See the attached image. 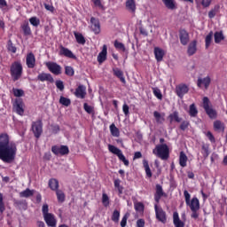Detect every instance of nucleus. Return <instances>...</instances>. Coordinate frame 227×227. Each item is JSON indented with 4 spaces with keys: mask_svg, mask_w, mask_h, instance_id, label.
Instances as JSON below:
<instances>
[{
    "mask_svg": "<svg viewBox=\"0 0 227 227\" xmlns=\"http://www.w3.org/2000/svg\"><path fill=\"white\" fill-rule=\"evenodd\" d=\"M17 157V144L10 141V136L7 133L0 135V160L6 164H12Z\"/></svg>",
    "mask_w": 227,
    "mask_h": 227,
    "instance_id": "1",
    "label": "nucleus"
},
{
    "mask_svg": "<svg viewBox=\"0 0 227 227\" xmlns=\"http://www.w3.org/2000/svg\"><path fill=\"white\" fill-rule=\"evenodd\" d=\"M22 74H24V67H22V62L17 60L12 63L10 67V75L14 82L22 78Z\"/></svg>",
    "mask_w": 227,
    "mask_h": 227,
    "instance_id": "2",
    "label": "nucleus"
},
{
    "mask_svg": "<svg viewBox=\"0 0 227 227\" xmlns=\"http://www.w3.org/2000/svg\"><path fill=\"white\" fill-rule=\"evenodd\" d=\"M153 153L161 160H168L169 159V147L166 144L158 145L153 150Z\"/></svg>",
    "mask_w": 227,
    "mask_h": 227,
    "instance_id": "3",
    "label": "nucleus"
},
{
    "mask_svg": "<svg viewBox=\"0 0 227 227\" xmlns=\"http://www.w3.org/2000/svg\"><path fill=\"white\" fill-rule=\"evenodd\" d=\"M202 107L205 110L206 114L211 120H215L217 118V112L212 108V104L210 99L207 97H204L202 99Z\"/></svg>",
    "mask_w": 227,
    "mask_h": 227,
    "instance_id": "4",
    "label": "nucleus"
},
{
    "mask_svg": "<svg viewBox=\"0 0 227 227\" xmlns=\"http://www.w3.org/2000/svg\"><path fill=\"white\" fill-rule=\"evenodd\" d=\"M184 196L185 203L188 207H190L191 210H200V200H198L196 197H193L191 200V194L187 190L184 191Z\"/></svg>",
    "mask_w": 227,
    "mask_h": 227,
    "instance_id": "5",
    "label": "nucleus"
},
{
    "mask_svg": "<svg viewBox=\"0 0 227 227\" xmlns=\"http://www.w3.org/2000/svg\"><path fill=\"white\" fill-rule=\"evenodd\" d=\"M108 151L111 153H114V155H117L118 159L123 162L124 166H129L130 162L127 158H125V155H123V153L120 150V148L113 145H108Z\"/></svg>",
    "mask_w": 227,
    "mask_h": 227,
    "instance_id": "6",
    "label": "nucleus"
},
{
    "mask_svg": "<svg viewBox=\"0 0 227 227\" xmlns=\"http://www.w3.org/2000/svg\"><path fill=\"white\" fill-rule=\"evenodd\" d=\"M32 130L34 132L35 137L37 139L42 136V132H43V123L42 121H37L32 122Z\"/></svg>",
    "mask_w": 227,
    "mask_h": 227,
    "instance_id": "7",
    "label": "nucleus"
},
{
    "mask_svg": "<svg viewBox=\"0 0 227 227\" xmlns=\"http://www.w3.org/2000/svg\"><path fill=\"white\" fill-rule=\"evenodd\" d=\"M12 109L20 116H24V101L22 100V98L15 99L12 105Z\"/></svg>",
    "mask_w": 227,
    "mask_h": 227,
    "instance_id": "8",
    "label": "nucleus"
},
{
    "mask_svg": "<svg viewBox=\"0 0 227 227\" xmlns=\"http://www.w3.org/2000/svg\"><path fill=\"white\" fill-rule=\"evenodd\" d=\"M48 70L54 75H61L62 67L56 62H46Z\"/></svg>",
    "mask_w": 227,
    "mask_h": 227,
    "instance_id": "9",
    "label": "nucleus"
},
{
    "mask_svg": "<svg viewBox=\"0 0 227 227\" xmlns=\"http://www.w3.org/2000/svg\"><path fill=\"white\" fill-rule=\"evenodd\" d=\"M51 152L55 155H68L70 150L67 145H61V146L53 145L51 147Z\"/></svg>",
    "mask_w": 227,
    "mask_h": 227,
    "instance_id": "10",
    "label": "nucleus"
},
{
    "mask_svg": "<svg viewBox=\"0 0 227 227\" xmlns=\"http://www.w3.org/2000/svg\"><path fill=\"white\" fill-rule=\"evenodd\" d=\"M154 210L156 214V219L160 221V223H166L167 218H166V212L162 207H159V205H154Z\"/></svg>",
    "mask_w": 227,
    "mask_h": 227,
    "instance_id": "11",
    "label": "nucleus"
},
{
    "mask_svg": "<svg viewBox=\"0 0 227 227\" xmlns=\"http://www.w3.org/2000/svg\"><path fill=\"white\" fill-rule=\"evenodd\" d=\"M179 40L181 45H188L189 42H191V37L189 36V32L185 29L179 30Z\"/></svg>",
    "mask_w": 227,
    "mask_h": 227,
    "instance_id": "12",
    "label": "nucleus"
},
{
    "mask_svg": "<svg viewBox=\"0 0 227 227\" xmlns=\"http://www.w3.org/2000/svg\"><path fill=\"white\" fill-rule=\"evenodd\" d=\"M176 93L179 98H184V96L189 93V86L184 83L177 85L176 87Z\"/></svg>",
    "mask_w": 227,
    "mask_h": 227,
    "instance_id": "13",
    "label": "nucleus"
},
{
    "mask_svg": "<svg viewBox=\"0 0 227 227\" xmlns=\"http://www.w3.org/2000/svg\"><path fill=\"white\" fill-rule=\"evenodd\" d=\"M59 56H65V58H69L70 59H76L77 57L70 51V49L66 48L63 45L59 46Z\"/></svg>",
    "mask_w": 227,
    "mask_h": 227,
    "instance_id": "14",
    "label": "nucleus"
},
{
    "mask_svg": "<svg viewBox=\"0 0 227 227\" xmlns=\"http://www.w3.org/2000/svg\"><path fill=\"white\" fill-rule=\"evenodd\" d=\"M90 29L95 35H100V21L95 17L90 18Z\"/></svg>",
    "mask_w": 227,
    "mask_h": 227,
    "instance_id": "15",
    "label": "nucleus"
},
{
    "mask_svg": "<svg viewBox=\"0 0 227 227\" xmlns=\"http://www.w3.org/2000/svg\"><path fill=\"white\" fill-rule=\"evenodd\" d=\"M26 65L27 68H35L36 67V58L33 52H29L26 57Z\"/></svg>",
    "mask_w": 227,
    "mask_h": 227,
    "instance_id": "16",
    "label": "nucleus"
},
{
    "mask_svg": "<svg viewBox=\"0 0 227 227\" xmlns=\"http://www.w3.org/2000/svg\"><path fill=\"white\" fill-rule=\"evenodd\" d=\"M125 8L129 13H131V15H136V10H137L136 0H126Z\"/></svg>",
    "mask_w": 227,
    "mask_h": 227,
    "instance_id": "17",
    "label": "nucleus"
},
{
    "mask_svg": "<svg viewBox=\"0 0 227 227\" xmlns=\"http://www.w3.org/2000/svg\"><path fill=\"white\" fill-rule=\"evenodd\" d=\"M210 76H206L204 78H198L197 80V86L198 88H203L205 87V90H208V86H210L211 82Z\"/></svg>",
    "mask_w": 227,
    "mask_h": 227,
    "instance_id": "18",
    "label": "nucleus"
},
{
    "mask_svg": "<svg viewBox=\"0 0 227 227\" xmlns=\"http://www.w3.org/2000/svg\"><path fill=\"white\" fill-rule=\"evenodd\" d=\"M43 219H44L47 226L56 227V224H58V220H56V216L52 213L43 216Z\"/></svg>",
    "mask_w": 227,
    "mask_h": 227,
    "instance_id": "19",
    "label": "nucleus"
},
{
    "mask_svg": "<svg viewBox=\"0 0 227 227\" xmlns=\"http://www.w3.org/2000/svg\"><path fill=\"white\" fill-rule=\"evenodd\" d=\"M37 80L41 81V82H54V78L52 77V74L49 73H41L37 75Z\"/></svg>",
    "mask_w": 227,
    "mask_h": 227,
    "instance_id": "20",
    "label": "nucleus"
},
{
    "mask_svg": "<svg viewBox=\"0 0 227 227\" xmlns=\"http://www.w3.org/2000/svg\"><path fill=\"white\" fill-rule=\"evenodd\" d=\"M197 51H198V41L193 40L188 45L187 54H188V56H194V54H196Z\"/></svg>",
    "mask_w": 227,
    "mask_h": 227,
    "instance_id": "21",
    "label": "nucleus"
},
{
    "mask_svg": "<svg viewBox=\"0 0 227 227\" xmlns=\"http://www.w3.org/2000/svg\"><path fill=\"white\" fill-rule=\"evenodd\" d=\"M74 95L77 98H86V86L79 85L74 91Z\"/></svg>",
    "mask_w": 227,
    "mask_h": 227,
    "instance_id": "22",
    "label": "nucleus"
},
{
    "mask_svg": "<svg viewBox=\"0 0 227 227\" xmlns=\"http://www.w3.org/2000/svg\"><path fill=\"white\" fill-rule=\"evenodd\" d=\"M107 59V45L104 44L101 52L98 55V63H104Z\"/></svg>",
    "mask_w": 227,
    "mask_h": 227,
    "instance_id": "23",
    "label": "nucleus"
},
{
    "mask_svg": "<svg viewBox=\"0 0 227 227\" xmlns=\"http://www.w3.org/2000/svg\"><path fill=\"white\" fill-rule=\"evenodd\" d=\"M165 54L166 53L164 52V50H162L159 47L154 48V56H155V59H156V61H158V63H160V61H162V59H164Z\"/></svg>",
    "mask_w": 227,
    "mask_h": 227,
    "instance_id": "24",
    "label": "nucleus"
},
{
    "mask_svg": "<svg viewBox=\"0 0 227 227\" xmlns=\"http://www.w3.org/2000/svg\"><path fill=\"white\" fill-rule=\"evenodd\" d=\"M173 223H174V226L176 227H184L185 223H184V222H182V220H180V216L178 215L177 212H175L173 214Z\"/></svg>",
    "mask_w": 227,
    "mask_h": 227,
    "instance_id": "25",
    "label": "nucleus"
},
{
    "mask_svg": "<svg viewBox=\"0 0 227 227\" xmlns=\"http://www.w3.org/2000/svg\"><path fill=\"white\" fill-rule=\"evenodd\" d=\"M225 37H224V34L223 33V31H216L214 34V40H215V43H221L223 41H224Z\"/></svg>",
    "mask_w": 227,
    "mask_h": 227,
    "instance_id": "26",
    "label": "nucleus"
},
{
    "mask_svg": "<svg viewBox=\"0 0 227 227\" xmlns=\"http://www.w3.org/2000/svg\"><path fill=\"white\" fill-rule=\"evenodd\" d=\"M49 187L51 191H58L59 189V182L58 179L51 178L49 180Z\"/></svg>",
    "mask_w": 227,
    "mask_h": 227,
    "instance_id": "27",
    "label": "nucleus"
},
{
    "mask_svg": "<svg viewBox=\"0 0 227 227\" xmlns=\"http://www.w3.org/2000/svg\"><path fill=\"white\" fill-rule=\"evenodd\" d=\"M114 74L117 76L118 79H120L122 84H126L127 81L125 80V76H123V71H121V69L115 68L114 69Z\"/></svg>",
    "mask_w": 227,
    "mask_h": 227,
    "instance_id": "28",
    "label": "nucleus"
},
{
    "mask_svg": "<svg viewBox=\"0 0 227 227\" xmlns=\"http://www.w3.org/2000/svg\"><path fill=\"white\" fill-rule=\"evenodd\" d=\"M153 116H154V118H155V120L158 123H164V121L166 120L164 118L166 116V114H160L158 111L153 112Z\"/></svg>",
    "mask_w": 227,
    "mask_h": 227,
    "instance_id": "29",
    "label": "nucleus"
},
{
    "mask_svg": "<svg viewBox=\"0 0 227 227\" xmlns=\"http://www.w3.org/2000/svg\"><path fill=\"white\" fill-rule=\"evenodd\" d=\"M168 10H176V3L175 0H162Z\"/></svg>",
    "mask_w": 227,
    "mask_h": 227,
    "instance_id": "30",
    "label": "nucleus"
},
{
    "mask_svg": "<svg viewBox=\"0 0 227 227\" xmlns=\"http://www.w3.org/2000/svg\"><path fill=\"white\" fill-rule=\"evenodd\" d=\"M187 155H185V153L181 152L179 155V164L181 168H185L187 166Z\"/></svg>",
    "mask_w": 227,
    "mask_h": 227,
    "instance_id": "31",
    "label": "nucleus"
},
{
    "mask_svg": "<svg viewBox=\"0 0 227 227\" xmlns=\"http://www.w3.org/2000/svg\"><path fill=\"white\" fill-rule=\"evenodd\" d=\"M35 194V190L27 188L25 191L20 192V198H31Z\"/></svg>",
    "mask_w": 227,
    "mask_h": 227,
    "instance_id": "32",
    "label": "nucleus"
},
{
    "mask_svg": "<svg viewBox=\"0 0 227 227\" xmlns=\"http://www.w3.org/2000/svg\"><path fill=\"white\" fill-rule=\"evenodd\" d=\"M202 155L207 159L210 155V145L208 144H202Z\"/></svg>",
    "mask_w": 227,
    "mask_h": 227,
    "instance_id": "33",
    "label": "nucleus"
},
{
    "mask_svg": "<svg viewBox=\"0 0 227 227\" xmlns=\"http://www.w3.org/2000/svg\"><path fill=\"white\" fill-rule=\"evenodd\" d=\"M74 35L77 43H80L81 45H84V43H86V39H84V35H82V34L74 32Z\"/></svg>",
    "mask_w": 227,
    "mask_h": 227,
    "instance_id": "34",
    "label": "nucleus"
},
{
    "mask_svg": "<svg viewBox=\"0 0 227 227\" xmlns=\"http://www.w3.org/2000/svg\"><path fill=\"white\" fill-rule=\"evenodd\" d=\"M212 38H214V32L210 31L208 35L205 38V47L206 49H208L212 43Z\"/></svg>",
    "mask_w": 227,
    "mask_h": 227,
    "instance_id": "35",
    "label": "nucleus"
},
{
    "mask_svg": "<svg viewBox=\"0 0 227 227\" xmlns=\"http://www.w3.org/2000/svg\"><path fill=\"white\" fill-rule=\"evenodd\" d=\"M110 132L114 137H120V129L113 123L110 125Z\"/></svg>",
    "mask_w": 227,
    "mask_h": 227,
    "instance_id": "36",
    "label": "nucleus"
},
{
    "mask_svg": "<svg viewBox=\"0 0 227 227\" xmlns=\"http://www.w3.org/2000/svg\"><path fill=\"white\" fill-rule=\"evenodd\" d=\"M170 122L176 121L177 123H180L182 121V118L178 116V112H174L173 114H170L168 116Z\"/></svg>",
    "mask_w": 227,
    "mask_h": 227,
    "instance_id": "37",
    "label": "nucleus"
},
{
    "mask_svg": "<svg viewBox=\"0 0 227 227\" xmlns=\"http://www.w3.org/2000/svg\"><path fill=\"white\" fill-rule=\"evenodd\" d=\"M143 166L145 168V171L148 178H152V169H150V165L148 164V160H143Z\"/></svg>",
    "mask_w": 227,
    "mask_h": 227,
    "instance_id": "38",
    "label": "nucleus"
},
{
    "mask_svg": "<svg viewBox=\"0 0 227 227\" xmlns=\"http://www.w3.org/2000/svg\"><path fill=\"white\" fill-rule=\"evenodd\" d=\"M189 114L192 118H196V116H198V108H196L195 104L190 106Z\"/></svg>",
    "mask_w": 227,
    "mask_h": 227,
    "instance_id": "39",
    "label": "nucleus"
},
{
    "mask_svg": "<svg viewBox=\"0 0 227 227\" xmlns=\"http://www.w3.org/2000/svg\"><path fill=\"white\" fill-rule=\"evenodd\" d=\"M112 221L118 224L120 223V211L117 209H114L113 214H112Z\"/></svg>",
    "mask_w": 227,
    "mask_h": 227,
    "instance_id": "40",
    "label": "nucleus"
},
{
    "mask_svg": "<svg viewBox=\"0 0 227 227\" xmlns=\"http://www.w3.org/2000/svg\"><path fill=\"white\" fill-rule=\"evenodd\" d=\"M121 184V180L120 179H115L114 182V185L115 189H117L119 194H123V186L120 185Z\"/></svg>",
    "mask_w": 227,
    "mask_h": 227,
    "instance_id": "41",
    "label": "nucleus"
},
{
    "mask_svg": "<svg viewBox=\"0 0 227 227\" xmlns=\"http://www.w3.org/2000/svg\"><path fill=\"white\" fill-rule=\"evenodd\" d=\"M21 29L26 36H29L31 35V27H29V23H25L21 26Z\"/></svg>",
    "mask_w": 227,
    "mask_h": 227,
    "instance_id": "42",
    "label": "nucleus"
},
{
    "mask_svg": "<svg viewBox=\"0 0 227 227\" xmlns=\"http://www.w3.org/2000/svg\"><path fill=\"white\" fill-rule=\"evenodd\" d=\"M56 194H57V200H58L59 203L65 202V192H63V191L57 190Z\"/></svg>",
    "mask_w": 227,
    "mask_h": 227,
    "instance_id": "43",
    "label": "nucleus"
},
{
    "mask_svg": "<svg viewBox=\"0 0 227 227\" xmlns=\"http://www.w3.org/2000/svg\"><path fill=\"white\" fill-rule=\"evenodd\" d=\"M59 104H61V106L68 107V106L72 104V101L70 100V98L61 96L59 98Z\"/></svg>",
    "mask_w": 227,
    "mask_h": 227,
    "instance_id": "44",
    "label": "nucleus"
},
{
    "mask_svg": "<svg viewBox=\"0 0 227 227\" xmlns=\"http://www.w3.org/2000/svg\"><path fill=\"white\" fill-rule=\"evenodd\" d=\"M214 129L217 131H223L224 130V124L221 122V121H215L214 122Z\"/></svg>",
    "mask_w": 227,
    "mask_h": 227,
    "instance_id": "45",
    "label": "nucleus"
},
{
    "mask_svg": "<svg viewBox=\"0 0 227 227\" xmlns=\"http://www.w3.org/2000/svg\"><path fill=\"white\" fill-rule=\"evenodd\" d=\"M218 12H219V5H215L208 12L209 19H214V17H215V15H217Z\"/></svg>",
    "mask_w": 227,
    "mask_h": 227,
    "instance_id": "46",
    "label": "nucleus"
},
{
    "mask_svg": "<svg viewBox=\"0 0 227 227\" xmlns=\"http://www.w3.org/2000/svg\"><path fill=\"white\" fill-rule=\"evenodd\" d=\"M29 22L31 26H34V27H38V26H40V19H38L36 16L31 17L29 19Z\"/></svg>",
    "mask_w": 227,
    "mask_h": 227,
    "instance_id": "47",
    "label": "nucleus"
},
{
    "mask_svg": "<svg viewBox=\"0 0 227 227\" xmlns=\"http://www.w3.org/2000/svg\"><path fill=\"white\" fill-rule=\"evenodd\" d=\"M115 49H117V51H122V52H125L126 49H125V44H123V43H120L118 42V40L114 41V43Z\"/></svg>",
    "mask_w": 227,
    "mask_h": 227,
    "instance_id": "48",
    "label": "nucleus"
},
{
    "mask_svg": "<svg viewBox=\"0 0 227 227\" xmlns=\"http://www.w3.org/2000/svg\"><path fill=\"white\" fill-rule=\"evenodd\" d=\"M7 50L9 51V52H12V54H15V52H17V47L13 45L12 40H9L7 43Z\"/></svg>",
    "mask_w": 227,
    "mask_h": 227,
    "instance_id": "49",
    "label": "nucleus"
},
{
    "mask_svg": "<svg viewBox=\"0 0 227 227\" xmlns=\"http://www.w3.org/2000/svg\"><path fill=\"white\" fill-rule=\"evenodd\" d=\"M4 198L3 193L0 192V214H4V210H6V206L4 205Z\"/></svg>",
    "mask_w": 227,
    "mask_h": 227,
    "instance_id": "50",
    "label": "nucleus"
},
{
    "mask_svg": "<svg viewBox=\"0 0 227 227\" xmlns=\"http://www.w3.org/2000/svg\"><path fill=\"white\" fill-rule=\"evenodd\" d=\"M153 93L154 97H156V98H158V100H162V92L160 90L159 88H157V87L153 88Z\"/></svg>",
    "mask_w": 227,
    "mask_h": 227,
    "instance_id": "51",
    "label": "nucleus"
},
{
    "mask_svg": "<svg viewBox=\"0 0 227 227\" xmlns=\"http://www.w3.org/2000/svg\"><path fill=\"white\" fill-rule=\"evenodd\" d=\"M12 93H13L14 97H17V98L24 97V90L22 89L13 88Z\"/></svg>",
    "mask_w": 227,
    "mask_h": 227,
    "instance_id": "52",
    "label": "nucleus"
},
{
    "mask_svg": "<svg viewBox=\"0 0 227 227\" xmlns=\"http://www.w3.org/2000/svg\"><path fill=\"white\" fill-rule=\"evenodd\" d=\"M102 204L104 205V207H107L110 205V201H109V196L106 195V193H103L102 194Z\"/></svg>",
    "mask_w": 227,
    "mask_h": 227,
    "instance_id": "53",
    "label": "nucleus"
},
{
    "mask_svg": "<svg viewBox=\"0 0 227 227\" xmlns=\"http://www.w3.org/2000/svg\"><path fill=\"white\" fill-rule=\"evenodd\" d=\"M65 74H66V75H68L69 77L74 76V67H72L70 66H66L65 67Z\"/></svg>",
    "mask_w": 227,
    "mask_h": 227,
    "instance_id": "54",
    "label": "nucleus"
},
{
    "mask_svg": "<svg viewBox=\"0 0 227 227\" xmlns=\"http://www.w3.org/2000/svg\"><path fill=\"white\" fill-rule=\"evenodd\" d=\"M135 207V210L137 212H144L145 211V205L143 204V202H137L134 204Z\"/></svg>",
    "mask_w": 227,
    "mask_h": 227,
    "instance_id": "55",
    "label": "nucleus"
},
{
    "mask_svg": "<svg viewBox=\"0 0 227 227\" xmlns=\"http://www.w3.org/2000/svg\"><path fill=\"white\" fill-rule=\"evenodd\" d=\"M56 88L59 90V91H63L65 90V83H63V81L61 80H57L55 82Z\"/></svg>",
    "mask_w": 227,
    "mask_h": 227,
    "instance_id": "56",
    "label": "nucleus"
},
{
    "mask_svg": "<svg viewBox=\"0 0 227 227\" xmlns=\"http://www.w3.org/2000/svg\"><path fill=\"white\" fill-rule=\"evenodd\" d=\"M129 215H129V213H127V214H125V215H123V217L121 218V227H125V226H127V221H128Z\"/></svg>",
    "mask_w": 227,
    "mask_h": 227,
    "instance_id": "57",
    "label": "nucleus"
},
{
    "mask_svg": "<svg viewBox=\"0 0 227 227\" xmlns=\"http://www.w3.org/2000/svg\"><path fill=\"white\" fill-rule=\"evenodd\" d=\"M83 109L88 114H91L93 113V106H89L88 103L83 104Z\"/></svg>",
    "mask_w": 227,
    "mask_h": 227,
    "instance_id": "58",
    "label": "nucleus"
},
{
    "mask_svg": "<svg viewBox=\"0 0 227 227\" xmlns=\"http://www.w3.org/2000/svg\"><path fill=\"white\" fill-rule=\"evenodd\" d=\"M42 212H43V217H45L46 215H49L51 214V213H49V205L48 204L43 205Z\"/></svg>",
    "mask_w": 227,
    "mask_h": 227,
    "instance_id": "59",
    "label": "nucleus"
},
{
    "mask_svg": "<svg viewBox=\"0 0 227 227\" xmlns=\"http://www.w3.org/2000/svg\"><path fill=\"white\" fill-rule=\"evenodd\" d=\"M156 195L164 196V191L162 190V186L160 184L156 185Z\"/></svg>",
    "mask_w": 227,
    "mask_h": 227,
    "instance_id": "60",
    "label": "nucleus"
},
{
    "mask_svg": "<svg viewBox=\"0 0 227 227\" xmlns=\"http://www.w3.org/2000/svg\"><path fill=\"white\" fill-rule=\"evenodd\" d=\"M207 137L209 139V141H211L212 143H215V137H214V135L212 134V132L207 131L206 133Z\"/></svg>",
    "mask_w": 227,
    "mask_h": 227,
    "instance_id": "61",
    "label": "nucleus"
},
{
    "mask_svg": "<svg viewBox=\"0 0 227 227\" xmlns=\"http://www.w3.org/2000/svg\"><path fill=\"white\" fill-rule=\"evenodd\" d=\"M189 128V121H184L181 125H180V129L181 130H185Z\"/></svg>",
    "mask_w": 227,
    "mask_h": 227,
    "instance_id": "62",
    "label": "nucleus"
},
{
    "mask_svg": "<svg viewBox=\"0 0 227 227\" xmlns=\"http://www.w3.org/2000/svg\"><path fill=\"white\" fill-rule=\"evenodd\" d=\"M212 3V0H202L201 1V4L203 6V8H208V6H210Z\"/></svg>",
    "mask_w": 227,
    "mask_h": 227,
    "instance_id": "63",
    "label": "nucleus"
},
{
    "mask_svg": "<svg viewBox=\"0 0 227 227\" xmlns=\"http://www.w3.org/2000/svg\"><path fill=\"white\" fill-rule=\"evenodd\" d=\"M137 227H145V220L144 219H138L137 221Z\"/></svg>",
    "mask_w": 227,
    "mask_h": 227,
    "instance_id": "64",
    "label": "nucleus"
}]
</instances>
